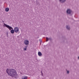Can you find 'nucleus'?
I'll list each match as a JSON object with an SVG mask.
<instances>
[{
  "mask_svg": "<svg viewBox=\"0 0 79 79\" xmlns=\"http://www.w3.org/2000/svg\"><path fill=\"white\" fill-rule=\"evenodd\" d=\"M4 26L6 27L7 28L9 29L10 31V32L11 34H14L15 33V30H13V27L10 26L9 25H7L6 24L4 23Z\"/></svg>",
  "mask_w": 79,
  "mask_h": 79,
  "instance_id": "obj_2",
  "label": "nucleus"
},
{
  "mask_svg": "<svg viewBox=\"0 0 79 79\" xmlns=\"http://www.w3.org/2000/svg\"><path fill=\"white\" fill-rule=\"evenodd\" d=\"M9 8H6L5 9V11H7V12H8V11H9Z\"/></svg>",
  "mask_w": 79,
  "mask_h": 79,
  "instance_id": "obj_10",
  "label": "nucleus"
},
{
  "mask_svg": "<svg viewBox=\"0 0 79 79\" xmlns=\"http://www.w3.org/2000/svg\"><path fill=\"white\" fill-rule=\"evenodd\" d=\"M50 40L51 42H52V39L50 38Z\"/></svg>",
  "mask_w": 79,
  "mask_h": 79,
  "instance_id": "obj_13",
  "label": "nucleus"
},
{
  "mask_svg": "<svg viewBox=\"0 0 79 79\" xmlns=\"http://www.w3.org/2000/svg\"><path fill=\"white\" fill-rule=\"evenodd\" d=\"M6 73L9 76H11V77H14L15 78H16L18 77V73H17L15 69H7Z\"/></svg>",
  "mask_w": 79,
  "mask_h": 79,
  "instance_id": "obj_1",
  "label": "nucleus"
},
{
  "mask_svg": "<svg viewBox=\"0 0 79 79\" xmlns=\"http://www.w3.org/2000/svg\"><path fill=\"white\" fill-rule=\"evenodd\" d=\"M22 79H27V77L26 76H23L22 77Z\"/></svg>",
  "mask_w": 79,
  "mask_h": 79,
  "instance_id": "obj_8",
  "label": "nucleus"
},
{
  "mask_svg": "<svg viewBox=\"0 0 79 79\" xmlns=\"http://www.w3.org/2000/svg\"><path fill=\"white\" fill-rule=\"evenodd\" d=\"M38 55L39 56H42V53L40 52H38Z\"/></svg>",
  "mask_w": 79,
  "mask_h": 79,
  "instance_id": "obj_9",
  "label": "nucleus"
},
{
  "mask_svg": "<svg viewBox=\"0 0 79 79\" xmlns=\"http://www.w3.org/2000/svg\"><path fill=\"white\" fill-rule=\"evenodd\" d=\"M66 27L67 29H68V30H69V31L70 30V26H69V25H66Z\"/></svg>",
  "mask_w": 79,
  "mask_h": 79,
  "instance_id": "obj_7",
  "label": "nucleus"
},
{
  "mask_svg": "<svg viewBox=\"0 0 79 79\" xmlns=\"http://www.w3.org/2000/svg\"><path fill=\"white\" fill-rule=\"evenodd\" d=\"M78 59L79 60V56H78Z\"/></svg>",
  "mask_w": 79,
  "mask_h": 79,
  "instance_id": "obj_16",
  "label": "nucleus"
},
{
  "mask_svg": "<svg viewBox=\"0 0 79 79\" xmlns=\"http://www.w3.org/2000/svg\"><path fill=\"white\" fill-rule=\"evenodd\" d=\"M24 44L25 45H29V41L28 40H25L24 41Z\"/></svg>",
  "mask_w": 79,
  "mask_h": 79,
  "instance_id": "obj_5",
  "label": "nucleus"
},
{
  "mask_svg": "<svg viewBox=\"0 0 79 79\" xmlns=\"http://www.w3.org/2000/svg\"><path fill=\"white\" fill-rule=\"evenodd\" d=\"M66 71L67 74H69V71L66 70Z\"/></svg>",
  "mask_w": 79,
  "mask_h": 79,
  "instance_id": "obj_12",
  "label": "nucleus"
},
{
  "mask_svg": "<svg viewBox=\"0 0 79 79\" xmlns=\"http://www.w3.org/2000/svg\"><path fill=\"white\" fill-rule=\"evenodd\" d=\"M41 73L42 74V75H43V73H42V71H41Z\"/></svg>",
  "mask_w": 79,
  "mask_h": 79,
  "instance_id": "obj_15",
  "label": "nucleus"
},
{
  "mask_svg": "<svg viewBox=\"0 0 79 79\" xmlns=\"http://www.w3.org/2000/svg\"><path fill=\"white\" fill-rule=\"evenodd\" d=\"M66 0H59V2L60 3H64L65 2H66Z\"/></svg>",
  "mask_w": 79,
  "mask_h": 79,
  "instance_id": "obj_6",
  "label": "nucleus"
},
{
  "mask_svg": "<svg viewBox=\"0 0 79 79\" xmlns=\"http://www.w3.org/2000/svg\"><path fill=\"white\" fill-rule=\"evenodd\" d=\"M46 42H47V41H48V38L46 37Z\"/></svg>",
  "mask_w": 79,
  "mask_h": 79,
  "instance_id": "obj_14",
  "label": "nucleus"
},
{
  "mask_svg": "<svg viewBox=\"0 0 79 79\" xmlns=\"http://www.w3.org/2000/svg\"><path fill=\"white\" fill-rule=\"evenodd\" d=\"M27 46H26L25 47V48L23 49V50L24 51H26L27 49Z\"/></svg>",
  "mask_w": 79,
  "mask_h": 79,
  "instance_id": "obj_11",
  "label": "nucleus"
},
{
  "mask_svg": "<svg viewBox=\"0 0 79 79\" xmlns=\"http://www.w3.org/2000/svg\"><path fill=\"white\" fill-rule=\"evenodd\" d=\"M14 30L15 32L16 33H17V32H19V28H18V27H15Z\"/></svg>",
  "mask_w": 79,
  "mask_h": 79,
  "instance_id": "obj_4",
  "label": "nucleus"
},
{
  "mask_svg": "<svg viewBox=\"0 0 79 79\" xmlns=\"http://www.w3.org/2000/svg\"><path fill=\"white\" fill-rule=\"evenodd\" d=\"M66 13L67 15H71L73 13V11L70 9H67Z\"/></svg>",
  "mask_w": 79,
  "mask_h": 79,
  "instance_id": "obj_3",
  "label": "nucleus"
}]
</instances>
